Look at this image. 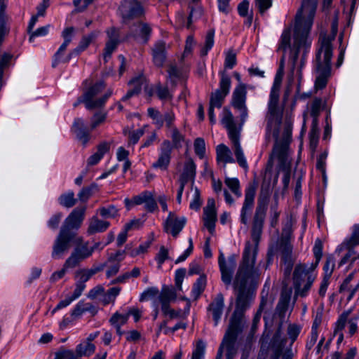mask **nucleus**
I'll use <instances>...</instances> for the list:
<instances>
[{"mask_svg":"<svg viewBox=\"0 0 359 359\" xmlns=\"http://www.w3.org/2000/svg\"><path fill=\"white\" fill-rule=\"evenodd\" d=\"M278 179V174L273 175L271 169L266 168L258 198V205L253 219L251 233L252 243L248 241L245 244L242 262L233 281L234 288L238 292L236 309L219 348V355H220L222 352L225 351L228 359H232L236 355L237 334L243 320V313L249 306L252 299V294L248 288V285L255 282L259 276L258 269L255 267L256 254L262 232L270 191L272 187L276 184Z\"/></svg>","mask_w":359,"mask_h":359,"instance_id":"f257e3e1","label":"nucleus"},{"mask_svg":"<svg viewBox=\"0 0 359 359\" xmlns=\"http://www.w3.org/2000/svg\"><path fill=\"white\" fill-rule=\"evenodd\" d=\"M317 6L318 0H303L301 8L296 15L289 62L292 66V74L297 70L299 78L306 62V50L311 45L309 34L313 23Z\"/></svg>","mask_w":359,"mask_h":359,"instance_id":"f03ea898","label":"nucleus"},{"mask_svg":"<svg viewBox=\"0 0 359 359\" xmlns=\"http://www.w3.org/2000/svg\"><path fill=\"white\" fill-rule=\"evenodd\" d=\"M246 95V86L243 83L238 85L233 92L232 106L240 111V123L238 125L236 124L235 118L229 109L224 108L220 115V122L227 130L229 137L233 144L237 162L244 169L248 168V163L241 146L239 137L242 127L248 116L245 105Z\"/></svg>","mask_w":359,"mask_h":359,"instance_id":"7ed1b4c3","label":"nucleus"},{"mask_svg":"<svg viewBox=\"0 0 359 359\" xmlns=\"http://www.w3.org/2000/svg\"><path fill=\"white\" fill-rule=\"evenodd\" d=\"M292 135V123L287 122L283 125V128H273L266 138L269 140L272 137L275 140L272 156L276 158L280 165L283 168L285 175L283 179L284 187L287 188L290 180V161L288 157V144Z\"/></svg>","mask_w":359,"mask_h":359,"instance_id":"20e7f679","label":"nucleus"},{"mask_svg":"<svg viewBox=\"0 0 359 359\" xmlns=\"http://www.w3.org/2000/svg\"><path fill=\"white\" fill-rule=\"evenodd\" d=\"M284 71V57L281 59L280 67L276 74L270 92L268 102L267 111L266 114V122L267 136L273 128H283V125L287 122L286 120L282 122L283 108L279 106V92Z\"/></svg>","mask_w":359,"mask_h":359,"instance_id":"39448f33","label":"nucleus"},{"mask_svg":"<svg viewBox=\"0 0 359 359\" xmlns=\"http://www.w3.org/2000/svg\"><path fill=\"white\" fill-rule=\"evenodd\" d=\"M315 268H307L305 265L296 266L293 273V285L295 296L306 297L314 282L316 274Z\"/></svg>","mask_w":359,"mask_h":359,"instance_id":"423d86ee","label":"nucleus"},{"mask_svg":"<svg viewBox=\"0 0 359 359\" xmlns=\"http://www.w3.org/2000/svg\"><path fill=\"white\" fill-rule=\"evenodd\" d=\"M81 241L82 237L76 233H67L64 231H60L53 244L51 257L56 260L63 259L72 244Z\"/></svg>","mask_w":359,"mask_h":359,"instance_id":"0eeeda50","label":"nucleus"},{"mask_svg":"<svg viewBox=\"0 0 359 359\" xmlns=\"http://www.w3.org/2000/svg\"><path fill=\"white\" fill-rule=\"evenodd\" d=\"M332 57V46L331 39L327 37L325 34H321L314 60V69L330 71Z\"/></svg>","mask_w":359,"mask_h":359,"instance_id":"6e6552de","label":"nucleus"},{"mask_svg":"<svg viewBox=\"0 0 359 359\" xmlns=\"http://www.w3.org/2000/svg\"><path fill=\"white\" fill-rule=\"evenodd\" d=\"M104 88L103 82H98L85 91L83 96L79 100L85 103L88 109H97L102 107L107 100L111 95V91L108 90L104 95L99 96L100 93Z\"/></svg>","mask_w":359,"mask_h":359,"instance_id":"1a4fd4ad","label":"nucleus"},{"mask_svg":"<svg viewBox=\"0 0 359 359\" xmlns=\"http://www.w3.org/2000/svg\"><path fill=\"white\" fill-rule=\"evenodd\" d=\"M220 74L219 88L212 93L210 97V105L220 108L225 97L229 94L231 88V79L225 72Z\"/></svg>","mask_w":359,"mask_h":359,"instance_id":"9d476101","label":"nucleus"},{"mask_svg":"<svg viewBox=\"0 0 359 359\" xmlns=\"http://www.w3.org/2000/svg\"><path fill=\"white\" fill-rule=\"evenodd\" d=\"M73 244H75L76 247L66 259V265L76 267L81 261L92 255L93 249H90L88 242H84L83 238L81 243H74Z\"/></svg>","mask_w":359,"mask_h":359,"instance_id":"9b49d317","label":"nucleus"},{"mask_svg":"<svg viewBox=\"0 0 359 359\" xmlns=\"http://www.w3.org/2000/svg\"><path fill=\"white\" fill-rule=\"evenodd\" d=\"M218 264L222 275V280L229 287L231 284L232 275L236 266V257L232 255L226 259L224 254L220 253Z\"/></svg>","mask_w":359,"mask_h":359,"instance_id":"f8f14e48","label":"nucleus"},{"mask_svg":"<svg viewBox=\"0 0 359 359\" xmlns=\"http://www.w3.org/2000/svg\"><path fill=\"white\" fill-rule=\"evenodd\" d=\"M85 212V207L75 208L65 219L60 231H64L67 233H76L72 230L80 228L84 219Z\"/></svg>","mask_w":359,"mask_h":359,"instance_id":"ddd939ff","label":"nucleus"},{"mask_svg":"<svg viewBox=\"0 0 359 359\" xmlns=\"http://www.w3.org/2000/svg\"><path fill=\"white\" fill-rule=\"evenodd\" d=\"M196 168L194 161L190 158H187L183 163H179L177 165L179 184L184 186L189 182L193 184L196 177Z\"/></svg>","mask_w":359,"mask_h":359,"instance_id":"4468645a","label":"nucleus"},{"mask_svg":"<svg viewBox=\"0 0 359 359\" xmlns=\"http://www.w3.org/2000/svg\"><path fill=\"white\" fill-rule=\"evenodd\" d=\"M130 89L128 91L126 95L123 97L122 100L125 101L133 96L138 94L142 88H144L145 91L149 95H152L151 90L148 88L147 82L145 76L142 74H139L137 76L133 77L129 82Z\"/></svg>","mask_w":359,"mask_h":359,"instance_id":"2eb2a0df","label":"nucleus"},{"mask_svg":"<svg viewBox=\"0 0 359 359\" xmlns=\"http://www.w3.org/2000/svg\"><path fill=\"white\" fill-rule=\"evenodd\" d=\"M186 224L184 217H178L174 212H170L168 218L164 222V229L174 237H177Z\"/></svg>","mask_w":359,"mask_h":359,"instance_id":"dca6fc26","label":"nucleus"},{"mask_svg":"<svg viewBox=\"0 0 359 359\" xmlns=\"http://www.w3.org/2000/svg\"><path fill=\"white\" fill-rule=\"evenodd\" d=\"M172 149V143L169 140L163 141L160 148L158 160L154 163L153 167L162 170H166L170 162Z\"/></svg>","mask_w":359,"mask_h":359,"instance_id":"f3484780","label":"nucleus"},{"mask_svg":"<svg viewBox=\"0 0 359 359\" xmlns=\"http://www.w3.org/2000/svg\"><path fill=\"white\" fill-rule=\"evenodd\" d=\"M217 221V211L215 209V202L213 198H209L206 206L203 209V222L204 226L212 233L215 227Z\"/></svg>","mask_w":359,"mask_h":359,"instance_id":"a211bd4d","label":"nucleus"},{"mask_svg":"<svg viewBox=\"0 0 359 359\" xmlns=\"http://www.w3.org/2000/svg\"><path fill=\"white\" fill-rule=\"evenodd\" d=\"M255 196V189L252 187H248L245 194V200L241 211V222L248 224V218L251 214Z\"/></svg>","mask_w":359,"mask_h":359,"instance_id":"6ab92c4d","label":"nucleus"},{"mask_svg":"<svg viewBox=\"0 0 359 359\" xmlns=\"http://www.w3.org/2000/svg\"><path fill=\"white\" fill-rule=\"evenodd\" d=\"M108 37L107 41L103 53V57L107 62L111 57L112 53L116 50L119 41L118 30L114 27H111L107 30Z\"/></svg>","mask_w":359,"mask_h":359,"instance_id":"aec40b11","label":"nucleus"},{"mask_svg":"<svg viewBox=\"0 0 359 359\" xmlns=\"http://www.w3.org/2000/svg\"><path fill=\"white\" fill-rule=\"evenodd\" d=\"M119 11L125 19L140 15L143 12L142 6L136 0H124Z\"/></svg>","mask_w":359,"mask_h":359,"instance_id":"412c9836","label":"nucleus"},{"mask_svg":"<svg viewBox=\"0 0 359 359\" xmlns=\"http://www.w3.org/2000/svg\"><path fill=\"white\" fill-rule=\"evenodd\" d=\"M224 306V297L221 293H219L216 296V297L213 299L208 308V311L212 315L214 320L215 326L218 325V323L222 317Z\"/></svg>","mask_w":359,"mask_h":359,"instance_id":"4be33fe9","label":"nucleus"},{"mask_svg":"<svg viewBox=\"0 0 359 359\" xmlns=\"http://www.w3.org/2000/svg\"><path fill=\"white\" fill-rule=\"evenodd\" d=\"M357 245H359V224L352 226L351 235L337 247L336 252L340 253L344 250H350Z\"/></svg>","mask_w":359,"mask_h":359,"instance_id":"5701e85b","label":"nucleus"},{"mask_svg":"<svg viewBox=\"0 0 359 359\" xmlns=\"http://www.w3.org/2000/svg\"><path fill=\"white\" fill-rule=\"evenodd\" d=\"M151 32V28L147 24L138 22L134 24L130 28V32L133 37L139 39L142 42H147Z\"/></svg>","mask_w":359,"mask_h":359,"instance_id":"b1692460","label":"nucleus"},{"mask_svg":"<svg viewBox=\"0 0 359 359\" xmlns=\"http://www.w3.org/2000/svg\"><path fill=\"white\" fill-rule=\"evenodd\" d=\"M72 130L77 138L83 144H86L90 138V133L85 128V122L81 118L74 120Z\"/></svg>","mask_w":359,"mask_h":359,"instance_id":"393cba45","label":"nucleus"},{"mask_svg":"<svg viewBox=\"0 0 359 359\" xmlns=\"http://www.w3.org/2000/svg\"><path fill=\"white\" fill-rule=\"evenodd\" d=\"M68 45L62 43L59 47L57 51L55 53L53 59V67H56L60 63L68 62L72 55L75 54L74 50L67 55H65Z\"/></svg>","mask_w":359,"mask_h":359,"instance_id":"a878e982","label":"nucleus"},{"mask_svg":"<svg viewBox=\"0 0 359 359\" xmlns=\"http://www.w3.org/2000/svg\"><path fill=\"white\" fill-rule=\"evenodd\" d=\"M165 43L163 41L156 43L153 48V60L156 66L163 67L165 60Z\"/></svg>","mask_w":359,"mask_h":359,"instance_id":"bb28decb","label":"nucleus"},{"mask_svg":"<svg viewBox=\"0 0 359 359\" xmlns=\"http://www.w3.org/2000/svg\"><path fill=\"white\" fill-rule=\"evenodd\" d=\"M109 226L110 223L109 222L101 220L97 217H93L89 222L88 233L89 234H94L96 233L103 232L106 231Z\"/></svg>","mask_w":359,"mask_h":359,"instance_id":"cd10ccee","label":"nucleus"},{"mask_svg":"<svg viewBox=\"0 0 359 359\" xmlns=\"http://www.w3.org/2000/svg\"><path fill=\"white\" fill-rule=\"evenodd\" d=\"M109 144L107 142H102L97 147V151L92 154L87 160L88 166H93L98 163L102 158L104 155L109 151Z\"/></svg>","mask_w":359,"mask_h":359,"instance_id":"c85d7f7f","label":"nucleus"},{"mask_svg":"<svg viewBox=\"0 0 359 359\" xmlns=\"http://www.w3.org/2000/svg\"><path fill=\"white\" fill-rule=\"evenodd\" d=\"M177 294L173 288L164 287L158 295V301L161 304V309L167 307L171 302L176 299Z\"/></svg>","mask_w":359,"mask_h":359,"instance_id":"c756f323","label":"nucleus"},{"mask_svg":"<svg viewBox=\"0 0 359 359\" xmlns=\"http://www.w3.org/2000/svg\"><path fill=\"white\" fill-rule=\"evenodd\" d=\"M286 343V339L282 337L281 331L278 329L272 339L273 347L276 349L275 354L271 359H279L283 348Z\"/></svg>","mask_w":359,"mask_h":359,"instance_id":"7c9ffc66","label":"nucleus"},{"mask_svg":"<svg viewBox=\"0 0 359 359\" xmlns=\"http://www.w3.org/2000/svg\"><path fill=\"white\" fill-rule=\"evenodd\" d=\"M217 158L219 161L224 163L234 162L230 149L222 144L217 147Z\"/></svg>","mask_w":359,"mask_h":359,"instance_id":"2f4dec72","label":"nucleus"},{"mask_svg":"<svg viewBox=\"0 0 359 359\" xmlns=\"http://www.w3.org/2000/svg\"><path fill=\"white\" fill-rule=\"evenodd\" d=\"M98 31L92 32L88 35L83 36L81 39L79 46L74 49L75 54H78L79 52L84 50L99 35Z\"/></svg>","mask_w":359,"mask_h":359,"instance_id":"473e14b6","label":"nucleus"},{"mask_svg":"<svg viewBox=\"0 0 359 359\" xmlns=\"http://www.w3.org/2000/svg\"><path fill=\"white\" fill-rule=\"evenodd\" d=\"M278 195H274V203L271 205L270 208L269 212V220L270 225L271 227H276L278 222V218L280 214V212L278 210Z\"/></svg>","mask_w":359,"mask_h":359,"instance_id":"72a5a7b5","label":"nucleus"},{"mask_svg":"<svg viewBox=\"0 0 359 359\" xmlns=\"http://www.w3.org/2000/svg\"><path fill=\"white\" fill-rule=\"evenodd\" d=\"M316 78L315 81V88L316 89H322L325 87L327 78L330 75V71L327 70H315Z\"/></svg>","mask_w":359,"mask_h":359,"instance_id":"f704fd0d","label":"nucleus"},{"mask_svg":"<svg viewBox=\"0 0 359 359\" xmlns=\"http://www.w3.org/2000/svg\"><path fill=\"white\" fill-rule=\"evenodd\" d=\"M95 349V346L93 344L89 341L80 344L76 346V352L79 357L81 356H89L92 355Z\"/></svg>","mask_w":359,"mask_h":359,"instance_id":"c9c22d12","label":"nucleus"},{"mask_svg":"<svg viewBox=\"0 0 359 359\" xmlns=\"http://www.w3.org/2000/svg\"><path fill=\"white\" fill-rule=\"evenodd\" d=\"M290 301V293L288 292H282L276 310L280 316H284L287 311Z\"/></svg>","mask_w":359,"mask_h":359,"instance_id":"e433bc0d","label":"nucleus"},{"mask_svg":"<svg viewBox=\"0 0 359 359\" xmlns=\"http://www.w3.org/2000/svg\"><path fill=\"white\" fill-rule=\"evenodd\" d=\"M58 201L61 205L66 208L73 207L76 201L74 198V194L72 191H68L67 192L62 194L59 197Z\"/></svg>","mask_w":359,"mask_h":359,"instance_id":"4c0bfd02","label":"nucleus"},{"mask_svg":"<svg viewBox=\"0 0 359 359\" xmlns=\"http://www.w3.org/2000/svg\"><path fill=\"white\" fill-rule=\"evenodd\" d=\"M249 1L248 0H243L238 6V12L242 17H247L246 23L248 26H250L252 22V14H248L249 10Z\"/></svg>","mask_w":359,"mask_h":359,"instance_id":"58836bf2","label":"nucleus"},{"mask_svg":"<svg viewBox=\"0 0 359 359\" xmlns=\"http://www.w3.org/2000/svg\"><path fill=\"white\" fill-rule=\"evenodd\" d=\"M170 259L168 249L164 245L160 246L159 250L155 256V260L157 262L158 269H161L163 263Z\"/></svg>","mask_w":359,"mask_h":359,"instance_id":"ea45409f","label":"nucleus"},{"mask_svg":"<svg viewBox=\"0 0 359 359\" xmlns=\"http://www.w3.org/2000/svg\"><path fill=\"white\" fill-rule=\"evenodd\" d=\"M170 137L172 139V146L175 148H180L182 146V143L184 142V136L180 132V130L175 127L172 128L170 130Z\"/></svg>","mask_w":359,"mask_h":359,"instance_id":"a19ab883","label":"nucleus"},{"mask_svg":"<svg viewBox=\"0 0 359 359\" xmlns=\"http://www.w3.org/2000/svg\"><path fill=\"white\" fill-rule=\"evenodd\" d=\"M318 124H316V121H312V126L309 132V142L310 147L313 151H315L318 143Z\"/></svg>","mask_w":359,"mask_h":359,"instance_id":"79ce46f5","label":"nucleus"},{"mask_svg":"<svg viewBox=\"0 0 359 359\" xmlns=\"http://www.w3.org/2000/svg\"><path fill=\"white\" fill-rule=\"evenodd\" d=\"M224 182L235 196L238 198L241 196L242 194L240 190V183L237 178L226 177Z\"/></svg>","mask_w":359,"mask_h":359,"instance_id":"37998d69","label":"nucleus"},{"mask_svg":"<svg viewBox=\"0 0 359 359\" xmlns=\"http://www.w3.org/2000/svg\"><path fill=\"white\" fill-rule=\"evenodd\" d=\"M206 278L205 276H200L194 283L192 288V294L195 299H197L205 289Z\"/></svg>","mask_w":359,"mask_h":359,"instance_id":"c03bdc74","label":"nucleus"},{"mask_svg":"<svg viewBox=\"0 0 359 359\" xmlns=\"http://www.w3.org/2000/svg\"><path fill=\"white\" fill-rule=\"evenodd\" d=\"M98 212L104 218H115L118 215V209L114 205L100 208Z\"/></svg>","mask_w":359,"mask_h":359,"instance_id":"a18cd8bd","label":"nucleus"},{"mask_svg":"<svg viewBox=\"0 0 359 359\" xmlns=\"http://www.w3.org/2000/svg\"><path fill=\"white\" fill-rule=\"evenodd\" d=\"M149 116L152 118L154 123L158 128H161L163 125V115L157 109L150 107L147 110Z\"/></svg>","mask_w":359,"mask_h":359,"instance_id":"49530a36","label":"nucleus"},{"mask_svg":"<svg viewBox=\"0 0 359 359\" xmlns=\"http://www.w3.org/2000/svg\"><path fill=\"white\" fill-rule=\"evenodd\" d=\"M163 313L168 316L170 319L182 318L186 314L182 310H175L170 307V306L161 309Z\"/></svg>","mask_w":359,"mask_h":359,"instance_id":"de8ad7c7","label":"nucleus"},{"mask_svg":"<svg viewBox=\"0 0 359 359\" xmlns=\"http://www.w3.org/2000/svg\"><path fill=\"white\" fill-rule=\"evenodd\" d=\"M214 36L215 31L213 29H210L207 32L205 40V46L201 50L202 55H207L208 52L212 48L214 45Z\"/></svg>","mask_w":359,"mask_h":359,"instance_id":"09e8293b","label":"nucleus"},{"mask_svg":"<svg viewBox=\"0 0 359 359\" xmlns=\"http://www.w3.org/2000/svg\"><path fill=\"white\" fill-rule=\"evenodd\" d=\"M107 118V114L102 112L95 113L90 119V129L91 130L95 129L100 125L103 123Z\"/></svg>","mask_w":359,"mask_h":359,"instance_id":"8fccbe9b","label":"nucleus"},{"mask_svg":"<svg viewBox=\"0 0 359 359\" xmlns=\"http://www.w3.org/2000/svg\"><path fill=\"white\" fill-rule=\"evenodd\" d=\"M321 104L322 100L318 98L315 99L311 104L310 114L313 117V121H316V124H318L317 118L320 111Z\"/></svg>","mask_w":359,"mask_h":359,"instance_id":"3c124183","label":"nucleus"},{"mask_svg":"<svg viewBox=\"0 0 359 359\" xmlns=\"http://www.w3.org/2000/svg\"><path fill=\"white\" fill-rule=\"evenodd\" d=\"M236 65V53L233 50H229L225 53L224 67L231 69Z\"/></svg>","mask_w":359,"mask_h":359,"instance_id":"603ef678","label":"nucleus"},{"mask_svg":"<svg viewBox=\"0 0 359 359\" xmlns=\"http://www.w3.org/2000/svg\"><path fill=\"white\" fill-rule=\"evenodd\" d=\"M194 147L196 154L198 156L199 158H203L205 153V144L204 140L201 137L196 138L194 141Z\"/></svg>","mask_w":359,"mask_h":359,"instance_id":"864d4df0","label":"nucleus"},{"mask_svg":"<svg viewBox=\"0 0 359 359\" xmlns=\"http://www.w3.org/2000/svg\"><path fill=\"white\" fill-rule=\"evenodd\" d=\"M88 310V306L83 301H80L71 311L73 318H79L84 312Z\"/></svg>","mask_w":359,"mask_h":359,"instance_id":"5fc2aeb1","label":"nucleus"},{"mask_svg":"<svg viewBox=\"0 0 359 359\" xmlns=\"http://www.w3.org/2000/svg\"><path fill=\"white\" fill-rule=\"evenodd\" d=\"M280 250L285 259L289 258L292 251V246L288 238H282L280 241Z\"/></svg>","mask_w":359,"mask_h":359,"instance_id":"6e6d98bb","label":"nucleus"},{"mask_svg":"<svg viewBox=\"0 0 359 359\" xmlns=\"http://www.w3.org/2000/svg\"><path fill=\"white\" fill-rule=\"evenodd\" d=\"M128 320V315L126 313L124 314L115 313L110 319V323L113 326L120 325L122 326L127 323Z\"/></svg>","mask_w":359,"mask_h":359,"instance_id":"4d7b16f0","label":"nucleus"},{"mask_svg":"<svg viewBox=\"0 0 359 359\" xmlns=\"http://www.w3.org/2000/svg\"><path fill=\"white\" fill-rule=\"evenodd\" d=\"M97 272L96 269H81L76 272V276L79 278L78 281H82L83 284Z\"/></svg>","mask_w":359,"mask_h":359,"instance_id":"13d9d810","label":"nucleus"},{"mask_svg":"<svg viewBox=\"0 0 359 359\" xmlns=\"http://www.w3.org/2000/svg\"><path fill=\"white\" fill-rule=\"evenodd\" d=\"M334 268V259L332 256L326 258V262L323 267L324 277L330 278Z\"/></svg>","mask_w":359,"mask_h":359,"instance_id":"bf43d9fd","label":"nucleus"},{"mask_svg":"<svg viewBox=\"0 0 359 359\" xmlns=\"http://www.w3.org/2000/svg\"><path fill=\"white\" fill-rule=\"evenodd\" d=\"M202 204V201L201 199V193L199 189L197 187L194 189V194L191 202L190 203V208L193 210H199L201 205Z\"/></svg>","mask_w":359,"mask_h":359,"instance_id":"052dcab7","label":"nucleus"},{"mask_svg":"<svg viewBox=\"0 0 359 359\" xmlns=\"http://www.w3.org/2000/svg\"><path fill=\"white\" fill-rule=\"evenodd\" d=\"M75 268L74 266H70L66 265V261L65 262L62 268L60 270L55 271L50 276V281L56 282L58 280L61 279L66 274L67 270L69 269Z\"/></svg>","mask_w":359,"mask_h":359,"instance_id":"680f3d73","label":"nucleus"},{"mask_svg":"<svg viewBox=\"0 0 359 359\" xmlns=\"http://www.w3.org/2000/svg\"><path fill=\"white\" fill-rule=\"evenodd\" d=\"M314 256L316 257V264L313 266V268H316L318 265L320 259H321L323 255V243L320 240L317 239L315 241V245L313 249Z\"/></svg>","mask_w":359,"mask_h":359,"instance_id":"e2e57ef3","label":"nucleus"},{"mask_svg":"<svg viewBox=\"0 0 359 359\" xmlns=\"http://www.w3.org/2000/svg\"><path fill=\"white\" fill-rule=\"evenodd\" d=\"M155 92L158 98L161 100H169L172 97L168 88L157 85L155 88Z\"/></svg>","mask_w":359,"mask_h":359,"instance_id":"0e129e2a","label":"nucleus"},{"mask_svg":"<svg viewBox=\"0 0 359 359\" xmlns=\"http://www.w3.org/2000/svg\"><path fill=\"white\" fill-rule=\"evenodd\" d=\"M75 32L76 30L72 27L65 28L62 32V37L64 39L63 43L69 46L74 36Z\"/></svg>","mask_w":359,"mask_h":359,"instance_id":"69168bd1","label":"nucleus"},{"mask_svg":"<svg viewBox=\"0 0 359 359\" xmlns=\"http://www.w3.org/2000/svg\"><path fill=\"white\" fill-rule=\"evenodd\" d=\"M300 330V327L296 324H290L288 325L287 334L292 342H294L296 340L299 334Z\"/></svg>","mask_w":359,"mask_h":359,"instance_id":"338daca9","label":"nucleus"},{"mask_svg":"<svg viewBox=\"0 0 359 359\" xmlns=\"http://www.w3.org/2000/svg\"><path fill=\"white\" fill-rule=\"evenodd\" d=\"M205 346L202 341L198 342L196 348L192 353L191 359H203Z\"/></svg>","mask_w":359,"mask_h":359,"instance_id":"774afa93","label":"nucleus"}]
</instances>
